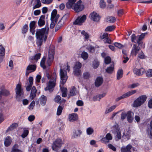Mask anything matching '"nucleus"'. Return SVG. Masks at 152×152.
I'll use <instances>...</instances> for the list:
<instances>
[{"instance_id":"f257e3e1","label":"nucleus","mask_w":152,"mask_h":152,"mask_svg":"<svg viewBox=\"0 0 152 152\" xmlns=\"http://www.w3.org/2000/svg\"><path fill=\"white\" fill-rule=\"evenodd\" d=\"M49 28L46 26L44 28L36 30L35 36L37 39V44L38 46H41L43 41L45 42L47 38Z\"/></svg>"},{"instance_id":"f03ea898","label":"nucleus","mask_w":152,"mask_h":152,"mask_svg":"<svg viewBox=\"0 0 152 152\" xmlns=\"http://www.w3.org/2000/svg\"><path fill=\"white\" fill-rule=\"evenodd\" d=\"M46 76L48 79L51 78V79L49 81L48 85L47 87L45 88V91L48 90L50 92H51L53 90V88L55 86V82L56 80V75L55 72H54L52 76L50 77L48 73H47Z\"/></svg>"},{"instance_id":"7ed1b4c3","label":"nucleus","mask_w":152,"mask_h":152,"mask_svg":"<svg viewBox=\"0 0 152 152\" xmlns=\"http://www.w3.org/2000/svg\"><path fill=\"white\" fill-rule=\"evenodd\" d=\"M66 68L63 69H61L60 70V75L61 76V83L62 84L64 85L66 82L67 79V76L66 75V72L65 71V70H68V72L69 71V66L68 63H67L66 65H65Z\"/></svg>"},{"instance_id":"20e7f679","label":"nucleus","mask_w":152,"mask_h":152,"mask_svg":"<svg viewBox=\"0 0 152 152\" xmlns=\"http://www.w3.org/2000/svg\"><path fill=\"white\" fill-rule=\"evenodd\" d=\"M147 97L146 95H142L138 97L134 101L133 106L134 107L140 106L146 101Z\"/></svg>"},{"instance_id":"39448f33","label":"nucleus","mask_w":152,"mask_h":152,"mask_svg":"<svg viewBox=\"0 0 152 152\" xmlns=\"http://www.w3.org/2000/svg\"><path fill=\"white\" fill-rule=\"evenodd\" d=\"M82 1L79 0L76 3H75L71 8L74 10L76 12H79L82 11L84 9V5L81 4Z\"/></svg>"},{"instance_id":"423d86ee","label":"nucleus","mask_w":152,"mask_h":152,"mask_svg":"<svg viewBox=\"0 0 152 152\" xmlns=\"http://www.w3.org/2000/svg\"><path fill=\"white\" fill-rule=\"evenodd\" d=\"M15 92L17 98L23 97V91L20 84H18L17 85L15 88Z\"/></svg>"},{"instance_id":"0eeeda50","label":"nucleus","mask_w":152,"mask_h":152,"mask_svg":"<svg viewBox=\"0 0 152 152\" xmlns=\"http://www.w3.org/2000/svg\"><path fill=\"white\" fill-rule=\"evenodd\" d=\"M54 49L53 47H50L47 62L49 66L50 65L51 62L53 61L54 58Z\"/></svg>"},{"instance_id":"6e6552de","label":"nucleus","mask_w":152,"mask_h":152,"mask_svg":"<svg viewBox=\"0 0 152 152\" xmlns=\"http://www.w3.org/2000/svg\"><path fill=\"white\" fill-rule=\"evenodd\" d=\"M113 132L115 136V139L117 140L121 139V137L120 129L118 128L117 125L114 126L113 127Z\"/></svg>"},{"instance_id":"1a4fd4ad","label":"nucleus","mask_w":152,"mask_h":152,"mask_svg":"<svg viewBox=\"0 0 152 152\" xmlns=\"http://www.w3.org/2000/svg\"><path fill=\"white\" fill-rule=\"evenodd\" d=\"M136 92V91L135 90H132L129 91L124 94H123L121 96H120L116 99V101L117 102L119 101V100L124 98H127Z\"/></svg>"},{"instance_id":"9d476101","label":"nucleus","mask_w":152,"mask_h":152,"mask_svg":"<svg viewBox=\"0 0 152 152\" xmlns=\"http://www.w3.org/2000/svg\"><path fill=\"white\" fill-rule=\"evenodd\" d=\"M86 19V15H83L81 17H78L74 22L73 23L75 25H81L85 21Z\"/></svg>"},{"instance_id":"9b49d317","label":"nucleus","mask_w":152,"mask_h":152,"mask_svg":"<svg viewBox=\"0 0 152 152\" xmlns=\"http://www.w3.org/2000/svg\"><path fill=\"white\" fill-rule=\"evenodd\" d=\"M57 11L56 10H54L51 13V20H53L57 23L58 20L59 18L60 15H57Z\"/></svg>"},{"instance_id":"f8f14e48","label":"nucleus","mask_w":152,"mask_h":152,"mask_svg":"<svg viewBox=\"0 0 152 152\" xmlns=\"http://www.w3.org/2000/svg\"><path fill=\"white\" fill-rule=\"evenodd\" d=\"M140 48L137 46L136 44H134L132 48L131 53L136 56L140 50Z\"/></svg>"},{"instance_id":"ddd939ff","label":"nucleus","mask_w":152,"mask_h":152,"mask_svg":"<svg viewBox=\"0 0 152 152\" xmlns=\"http://www.w3.org/2000/svg\"><path fill=\"white\" fill-rule=\"evenodd\" d=\"M90 17L91 19L94 21H98L100 18V17L98 14L95 12H93L91 13L90 15Z\"/></svg>"},{"instance_id":"4468645a","label":"nucleus","mask_w":152,"mask_h":152,"mask_svg":"<svg viewBox=\"0 0 152 152\" xmlns=\"http://www.w3.org/2000/svg\"><path fill=\"white\" fill-rule=\"evenodd\" d=\"M82 133V131L80 129L77 130L74 129L72 132V137L75 138L77 137H80Z\"/></svg>"},{"instance_id":"2eb2a0df","label":"nucleus","mask_w":152,"mask_h":152,"mask_svg":"<svg viewBox=\"0 0 152 152\" xmlns=\"http://www.w3.org/2000/svg\"><path fill=\"white\" fill-rule=\"evenodd\" d=\"M36 22L35 21H33L31 22L29 24L30 31L32 34L34 35L35 34V25Z\"/></svg>"},{"instance_id":"dca6fc26","label":"nucleus","mask_w":152,"mask_h":152,"mask_svg":"<svg viewBox=\"0 0 152 152\" xmlns=\"http://www.w3.org/2000/svg\"><path fill=\"white\" fill-rule=\"evenodd\" d=\"M45 24V16L41 15L39 18L38 21V24L39 27L43 26Z\"/></svg>"},{"instance_id":"f3484780","label":"nucleus","mask_w":152,"mask_h":152,"mask_svg":"<svg viewBox=\"0 0 152 152\" xmlns=\"http://www.w3.org/2000/svg\"><path fill=\"white\" fill-rule=\"evenodd\" d=\"M112 139V137L111 134L109 133H107L105 137L102 138L101 140V142H108L110 140Z\"/></svg>"},{"instance_id":"a211bd4d","label":"nucleus","mask_w":152,"mask_h":152,"mask_svg":"<svg viewBox=\"0 0 152 152\" xmlns=\"http://www.w3.org/2000/svg\"><path fill=\"white\" fill-rule=\"evenodd\" d=\"M103 82V78L100 77H98L95 80V85L96 87H99L102 85Z\"/></svg>"},{"instance_id":"6ab92c4d","label":"nucleus","mask_w":152,"mask_h":152,"mask_svg":"<svg viewBox=\"0 0 152 152\" xmlns=\"http://www.w3.org/2000/svg\"><path fill=\"white\" fill-rule=\"evenodd\" d=\"M132 147V146L129 144L126 147L123 146L121 149V152H132L131 149Z\"/></svg>"},{"instance_id":"aec40b11","label":"nucleus","mask_w":152,"mask_h":152,"mask_svg":"<svg viewBox=\"0 0 152 152\" xmlns=\"http://www.w3.org/2000/svg\"><path fill=\"white\" fill-rule=\"evenodd\" d=\"M133 114L134 113L132 112L129 111L127 112L126 113L127 119L129 122L130 123L132 122L133 120Z\"/></svg>"},{"instance_id":"412c9836","label":"nucleus","mask_w":152,"mask_h":152,"mask_svg":"<svg viewBox=\"0 0 152 152\" xmlns=\"http://www.w3.org/2000/svg\"><path fill=\"white\" fill-rule=\"evenodd\" d=\"M78 119L77 115L76 113H72L69 114V120L71 122H73L77 121Z\"/></svg>"},{"instance_id":"4be33fe9","label":"nucleus","mask_w":152,"mask_h":152,"mask_svg":"<svg viewBox=\"0 0 152 152\" xmlns=\"http://www.w3.org/2000/svg\"><path fill=\"white\" fill-rule=\"evenodd\" d=\"M37 89L35 87L33 86L31 88L30 98L31 99H33L36 96L37 93Z\"/></svg>"},{"instance_id":"5701e85b","label":"nucleus","mask_w":152,"mask_h":152,"mask_svg":"<svg viewBox=\"0 0 152 152\" xmlns=\"http://www.w3.org/2000/svg\"><path fill=\"white\" fill-rule=\"evenodd\" d=\"M134 73L137 75L140 76L142 75L144 72V69L142 68L140 69L135 68L134 70Z\"/></svg>"},{"instance_id":"b1692460","label":"nucleus","mask_w":152,"mask_h":152,"mask_svg":"<svg viewBox=\"0 0 152 152\" xmlns=\"http://www.w3.org/2000/svg\"><path fill=\"white\" fill-rule=\"evenodd\" d=\"M62 143H53V144L52 145L53 150L55 151H58V150L61 147Z\"/></svg>"},{"instance_id":"393cba45","label":"nucleus","mask_w":152,"mask_h":152,"mask_svg":"<svg viewBox=\"0 0 152 152\" xmlns=\"http://www.w3.org/2000/svg\"><path fill=\"white\" fill-rule=\"evenodd\" d=\"M77 0H68V1L66 4V6L68 9H70L72 5H74Z\"/></svg>"},{"instance_id":"a878e982","label":"nucleus","mask_w":152,"mask_h":152,"mask_svg":"<svg viewBox=\"0 0 152 152\" xmlns=\"http://www.w3.org/2000/svg\"><path fill=\"white\" fill-rule=\"evenodd\" d=\"M40 104L42 106L45 105L47 101V97L44 95H42L39 98Z\"/></svg>"},{"instance_id":"bb28decb","label":"nucleus","mask_w":152,"mask_h":152,"mask_svg":"<svg viewBox=\"0 0 152 152\" xmlns=\"http://www.w3.org/2000/svg\"><path fill=\"white\" fill-rule=\"evenodd\" d=\"M36 66L35 64H31L28 66L26 68V70L30 71V72H34L36 69Z\"/></svg>"},{"instance_id":"cd10ccee","label":"nucleus","mask_w":152,"mask_h":152,"mask_svg":"<svg viewBox=\"0 0 152 152\" xmlns=\"http://www.w3.org/2000/svg\"><path fill=\"white\" fill-rule=\"evenodd\" d=\"M18 148L19 145L17 144H15L13 146L11 152H23Z\"/></svg>"},{"instance_id":"c85d7f7f","label":"nucleus","mask_w":152,"mask_h":152,"mask_svg":"<svg viewBox=\"0 0 152 152\" xmlns=\"http://www.w3.org/2000/svg\"><path fill=\"white\" fill-rule=\"evenodd\" d=\"M77 93L76 88L74 86H72L71 88L69 95L71 96H75Z\"/></svg>"},{"instance_id":"c756f323","label":"nucleus","mask_w":152,"mask_h":152,"mask_svg":"<svg viewBox=\"0 0 152 152\" xmlns=\"http://www.w3.org/2000/svg\"><path fill=\"white\" fill-rule=\"evenodd\" d=\"M114 64L113 63L111 64L110 66L106 69V72L108 73H112L114 70Z\"/></svg>"},{"instance_id":"7c9ffc66","label":"nucleus","mask_w":152,"mask_h":152,"mask_svg":"<svg viewBox=\"0 0 152 152\" xmlns=\"http://www.w3.org/2000/svg\"><path fill=\"white\" fill-rule=\"evenodd\" d=\"M147 133L150 138H152V121L150 123V128L147 130Z\"/></svg>"},{"instance_id":"2f4dec72","label":"nucleus","mask_w":152,"mask_h":152,"mask_svg":"<svg viewBox=\"0 0 152 152\" xmlns=\"http://www.w3.org/2000/svg\"><path fill=\"white\" fill-rule=\"evenodd\" d=\"M5 50L4 48L2 45H0V58L1 59L4 56Z\"/></svg>"},{"instance_id":"473e14b6","label":"nucleus","mask_w":152,"mask_h":152,"mask_svg":"<svg viewBox=\"0 0 152 152\" xmlns=\"http://www.w3.org/2000/svg\"><path fill=\"white\" fill-rule=\"evenodd\" d=\"M123 70L122 69H119L117 72V79L119 80L123 76Z\"/></svg>"},{"instance_id":"72a5a7b5","label":"nucleus","mask_w":152,"mask_h":152,"mask_svg":"<svg viewBox=\"0 0 152 152\" xmlns=\"http://www.w3.org/2000/svg\"><path fill=\"white\" fill-rule=\"evenodd\" d=\"M116 20V18L113 16H108L106 19V21L107 22L113 23Z\"/></svg>"},{"instance_id":"f704fd0d","label":"nucleus","mask_w":152,"mask_h":152,"mask_svg":"<svg viewBox=\"0 0 152 152\" xmlns=\"http://www.w3.org/2000/svg\"><path fill=\"white\" fill-rule=\"evenodd\" d=\"M73 73L74 75L79 77L82 73L80 69H73Z\"/></svg>"},{"instance_id":"c9c22d12","label":"nucleus","mask_w":152,"mask_h":152,"mask_svg":"<svg viewBox=\"0 0 152 152\" xmlns=\"http://www.w3.org/2000/svg\"><path fill=\"white\" fill-rule=\"evenodd\" d=\"M116 106L115 105H113L111 107L107 109L105 112V114H106L112 112L116 108Z\"/></svg>"},{"instance_id":"e433bc0d","label":"nucleus","mask_w":152,"mask_h":152,"mask_svg":"<svg viewBox=\"0 0 152 152\" xmlns=\"http://www.w3.org/2000/svg\"><path fill=\"white\" fill-rule=\"evenodd\" d=\"M18 126V125L17 123H13L9 127L8 130L9 131L12 130L16 128Z\"/></svg>"},{"instance_id":"4c0bfd02","label":"nucleus","mask_w":152,"mask_h":152,"mask_svg":"<svg viewBox=\"0 0 152 152\" xmlns=\"http://www.w3.org/2000/svg\"><path fill=\"white\" fill-rule=\"evenodd\" d=\"M62 95L63 97H66L67 94V89L64 88H61Z\"/></svg>"},{"instance_id":"58836bf2","label":"nucleus","mask_w":152,"mask_h":152,"mask_svg":"<svg viewBox=\"0 0 152 152\" xmlns=\"http://www.w3.org/2000/svg\"><path fill=\"white\" fill-rule=\"evenodd\" d=\"M81 34L84 37V39L86 40H88L89 38L88 34L84 31H82L81 32Z\"/></svg>"},{"instance_id":"ea45409f","label":"nucleus","mask_w":152,"mask_h":152,"mask_svg":"<svg viewBox=\"0 0 152 152\" xmlns=\"http://www.w3.org/2000/svg\"><path fill=\"white\" fill-rule=\"evenodd\" d=\"M41 54L40 53H37L34 56H33L31 58V60H35L37 61L40 58L41 56Z\"/></svg>"},{"instance_id":"a19ab883","label":"nucleus","mask_w":152,"mask_h":152,"mask_svg":"<svg viewBox=\"0 0 152 152\" xmlns=\"http://www.w3.org/2000/svg\"><path fill=\"white\" fill-rule=\"evenodd\" d=\"M81 57L84 60H86L88 57V54L86 52L83 51L81 54Z\"/></svg>"},{"instance_id":"79ce46f5","label":"nucleus","mask_w":152,"mask_h":152,"mask_svg":"<svg viewBox=\"0 0 152 152\" xmlns=\"http://www.w3.org/2000/svg\"><path fill=\"white\" fill-rule=\"evenodd\" d=\"M45 58L44 57L42 59L40 62L41 66L44 69H45L46 68V66L45 65Z\"/></svg>"},{"instance_id":"37998d69","label":"nucleus","mask_w":152,"mask_h":152,"mask_svg":"<svg viewBox=\"0 0 152 152\" xmlns=\"http://www.w3.org/2000/svg\"><path fill=\"white\" fill-rule=\"evenodd\" d=\"M82 66L81 64L79 62L76 63L73 69H80Z\"/></svg>"},{"instance_id":"c03bdc74","label":"nucleus","mask_w":152,"mask_h":152,"mask_svg":"<svg viewBox=\"0 0 152 152\" xmlns=\"http://www.w3.org/2000/svg\"><path fill=\"white\" fill-rule=\"evenodd\" d=\"M36 4L33 7L34 9L39 7L41 5L40 0H36Z\"/></svg>"},{"instance_id":"a18cd8bd","label":"nucleus","mask_w":152,"mask_h":152,"mask_svg":"<svg viewBox=\"0 0 152 152\" xmlns=\"http://www.w3.org/2000/svg\"><path fill=\"white\" fill-rule=\"evenodd\" d=\"M115 28V26H108L105 29L106 31H110L113 30Z\"/></svg>"},{"instance_id":"49530a36","label":"nucleus","mask_w":152,"mask_h":152,"mask_svg":"<svg viewBox=\"0 0 152 152\" xmlns=\"http://www.w3.org/2000/svg\"><path fill=\"white\" fill-rule=\"evenodd\" d=\"M99 65V62L97 61L94 60L93 63V67L94 69L97 68Z\"/></svg>"},{"instance_id":"de8ad7c7","label":"nucleus","mask_w":152,"mask_h":152,"mask_svg":"<svg viewBox=\"0 0 152 152\" xmlns=\"http://www.w3.org/2000/svg\"><path fill=\"white\" fill-rule=\"evenodd\" d=\"M146 75L148 77H152V69H150L147 70L146 72Z\"/></svg>"},{"instance_id":"09e8293b","label":"nucleus","mask_w":152,"mask_h":152,"mask_svg":"<svg viewBox=\"0 0 152 152\" xmlns=\"http://www.w3.org/2000/svg\"><path fill=\"white\" fill-rule=\"evenodd\" d=\"M2 96H7L10 94L9 92L6 90H3L1 91Z\"/></svg>"},{"instance_id":"8fccbe9b","label":"nucleus","mask_w":152,"mask_h":152,"mask_svg":"<svg viewBox=\"0 0 152 152\" xmlns=\"http://www.w3.org/2000/svg\"><path fill=\"white\" fill-rule=\"evenodd\" d=\"M41 1L42 3L45 4H48L51 3H52V2L53 1V0H41Z\"/></svg>"},{"instance_id":"3c124183","label":"nucleus","mask_w":152,"mask_h":152,"mask_svg":"<svg viewBox=\"0 0 152 152\" xmlns=\"http://www.w3.org/2000/svg\"><path fill=\"white\" fill-rule=\"evenodd\" d=\"M86 132L88 134L91 135L93 132L94 130L91 128L89 127L87 129Z\"/></svg>"},{"instance_id":"603ef678","label":"nucleus","mask_w":152,"mask_h":152,"mask_svg":"<svg viewBox=\"0 0 152 152\" xmlns=\"http://www.w3.org/2000/svg\"><path fill=\"white\" fill-rule=\"evenodd\" d=\"M111 61V59L110 57L107 56L104 59L105 63L106 64H110Z\"/></svg>"},{"instance_id":"864d4df0","label":"nucleus","mask_w":152,"mask_h":152,"mask_svg":"<svg viewBox=\"0 0 152 152\" xmlns=\"http://www.w3.org/2000/svg\"><path fill=\"white\" fill-rule=\"evenodd\" d=\"M63 110V107L61 106H59L58 107V108L57 114L58 115H60L61 114V113L62 112Z\"/></svg>"},{"instance_id":"5fc2aeb1","label":"nucleus","mask_w":152,"mask_h":152,"mask_svg":"<svg viewBox=\"0 0 152 152\" xmlns=\"http://www.w3.org/2000/svg\"><path fill=\"white\" fill-rule=\"evenodd\" d=\"M12 140L10 136L7 137L4 139V142H11Z\"/></svg>"},{"instance_id":"6e6d98bb","label":"nucleus","mask_w":152,"mask_h":152,"mask_svg":"<svg viewBox=\"0 0 152 152\" xmlns=\"http://www.w3.org/2000/svg\"><path fill=\"white\" fill-rule=\"evenodd\" d=\"M28 26L26 24L25 25L23 26V28L22 31H23V32L24 33H26L27 32V31L28 30Z\"/></svg>"},{"instance_id":"4d7b16f0","label":"nucleus","mask_w":152,"mask_h":152,"mask_svg":"<svg viewBox=\"0 0 152 152\" xmlns=\"http://www.w3.org/2000/svg\"><path fill=\"white\" fill-rule=\"evenodd\" d=\"M28 130H24L23 133L21 135V137L23 138H24L27 136L28 134Z\"/></svg>"},{"instance_id":"13d9d810","label":"nucleus","mask_w":152,"mask_h":152,"mask_svg":"<svg viewBox=\"0 0 152 152\" xmlns=\"http://www.w3.org/2000/svg\"><path fill=\"white\" fill-rule=\"evenodd\" d=\"M87 48L90 52L93 53L94 51V47L91 45L88 46Z\"/></svg>"},{"instance_id":"bf43d9fd","label":"nucleus","mask_w":152,"mask_h":152,"mask_svg":"<svg viewBox=\"0 0 152 152\" xmlns=\"http://www.w3.org/2000/svg\"><path fill=\"white\" fill-rule=\"evenodd\" d=\"M100 5L101 8H104L106 6L105 2L104 0H101L100 3Z\"/></svg>"},{"instance_id":"052dcab7","label":"nucleus","mask_w":152,"mask_h":152,"mask_svg":"<svg viewBox=\"0 0 152 152\" xmlns=\"http://www.w3.org/2000/svg\"><path fill=\"white\" fill-rule=\"evenodd\" d=\"M83 76L85 79H87L90 77V75L88 72H85L83 73Z\"/></svg>"},{"instance_id":"680f3d73","label":"nucleus","mask_w":152,"mask_h":152,"mask_svg":"<svg viewBox=\"0 0 152 152\" xmlns=\"http://www.w3.org/2000/svg\"><path fill=\"white\" fill-rule=\"evenodd\" d=\"M108 34L106 33H103L100 37V38L101 39H104L108 37Z\"/></svg>"},{"instance_id":"e2e57ef3","label":"nucleus","mask_w":152,"mask_h":152,"mask_svg":"<svg viewBox=\"0 0 152 152\" xmlns=\"http://www.w3.org/2000/svg\"><path fill=\"white\" fill-rule=\"evenodd\" d=\"M61 97L60 96H57L54 99V101L56 102H59L61 100Z\"/></svg>"},{"instance_id":"0e129e2a","label":"nucleus","mask_w":152,"mask_h":152,"mask_svg":"<svg viewBox=\"0 0 152 152\" xmlns=\"http://www.w3.org/2000/svg\"><path fill=\"white\" fill-rule=\"evenodd\" d=\"M114 45L116 47H118L119 48H121L123 47V45L120 43L115 42L114 43Z\"/></svg>"},{"instance_id":"69168bd1","label":"nucleus","mask_w":152,"mask_h":152,"mask_svg":"<svg viewBox=\"0 0 152 152\" xmlns=\"http://www.w3.org/2000/svg\"><path fill=\"white\" fill-rule=\"evenodd\" d=\"M137 37L135 34H133L131 36V39L132 42H135V40L136 39Z\"/></svg>"},{"instance_id":"338daca9","label":"nucleus","mask_w":152,"mask_h":152,"mask_svg":"<svg viewBox=\"0 0 152 152\" xmlns=\"http://www.w3.org/2000/svg\"><path fill=\"white\" fill-rule=\"evenodd\" d=\"M35 102L34 101H33L29 106L28 108L29 109H32L35 105Z\"/></svg>"},{"instance_id":"774afa93","label":"nucleus","mask_w":152,"mask_h":152,"mask_svg":"<svg viewBox=\"0 0 152 152\" xmlns=\"http://www.w3.org/2000/svg\"><path fill=\"white\" fill-rule=\"evenodd\" d=\"M138 57L141 59H143L145 58V55L142 51H141L139 54Z\"/></svg>"}]
</instances>
